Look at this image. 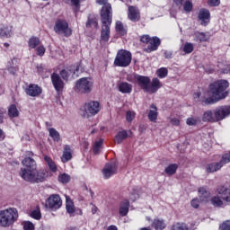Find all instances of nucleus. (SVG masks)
<instances>
[{"mask_svg":"<svg viewBox=\"0 0 230 230\" xmlns=\"http://www.w3.org/2000/svg\"><path fill=\"white\" fill-rule=\"evenodd\" d=\"M134 78L141 89L151 94L157 93L163 87V84L158 78H153L152 82L150 81V77L145 75H135Z\"/></svg>","mask_w":230,"mask_h":230,"instance_id":"nucleus-1","label":"nucleus"},{"mask_svg":"<svg viewBox=\"0 0 230 230\" xmlns=\"http://www.w3.org/2000/svg\"><path fill=\"white\" fill-rule=\"evenodd\" d=\"M19 175L27 182H44V179L48 177V171L21 168Z\"/></svg>","mask_w":230,"mask_h":230,"instance_id":"nucleus-2","label":"nucleus"},{"mask_svg":"<svg viewBox=\"0 0 230 230\" xmlns=\"http://www.w3.org/2000/svg\"><path fill=\"white\" fill-rule=\"evenodd\" d=\"M227 87H229V82L226 80H217L209 85V93L215 98V102H220V100H224L227 96Z\"/></svg>","mask_w":230,"mask_h":230,"instance_id":"nucleus-3","label":"nucleus"},{"mask_svg":"<svg viewBox=\"0 0 230 230\" xmlns=\"http://www.w3.org/2000/svg\"><path fill=\"white\" fill-rule=\"evenodd\" d=\"M19 218L17 208H10L0 210V227H10Z\"/></svg>","mask_w":230,"mask_h":230,"instance_id":"nucleus-4","label":"nucleus"},{"mask_svg":"<svg viewBox=\"0 0 230 230\" xmlns=\"http://www.w3.org/2000/svg\"><path fill=\"white\" fill-rule=\"evenodd\" d=\"M217 195L211 199L212 206L215 208H222V206H226V204L224 202H230V190L226 186H219L217 189ZM221 198V199H220Z\"/></svg>","mask_w":230,"mask_h":230,"instance_id":"nucleus-5","label":"nucleus"},{"mask_svg":"<svg viewBox=\"0 0 230 230\" xmlns=\"http://www.w3.org/2000/svg\"><path fill=\"white\" fill-rule=\"evenodd\" d=\"M132 62V53L130 51L120 49L118 51L114 64L118 67H128Z\"/></svg>","mask_w":230,"mask_h":230,"instance_id":"nucleus-6","label":"nucleus"},{"mask_svg":"<svg viewBox=\"0 0 230 230\" xmlns=\"http://www.w3.org/2000/svg\"><path fill=\"white\" fill-rule=\"evenodd\" d=\"M54 31L58 35H64L65 37H71L73 31L69 28V23L66 20H57L54 25Z\"/></svg>","mask_w":230,"mask_h":230,"instance_id":"nucleus-7","label":"nucleus"},{"mask_svg":"<svg viewBox=\"0 0 230 230\" xmlns=\"http://www.w3.org/2000/svg\"><path fill=\"white\" fill-rule=\"evenodd\" d=\"M102 21V31H101V39L104 42H109V39H111V24H112V16H106L105 19L101 17Z\"/></svg>","mask_w":230,"mask_h":230,"instance_id":"nucleus-8","label":"nucleus"},{"mask_svg":"<svg viewBox=\"0 0 230 230\" xmlns=\"http://www.w3.org/2000/svg\"><path fill=\"white\" fill-rule=\"evenodd\" d=\"M75 89L78 93L89 94L93 91V81L87 77H83L76 82Z\"/></svg>","mask_w":230,"mask_h":230,"instance_id":"nucleus-9","label":"nucleus"},{"mask_svg":"<svg viewBox=\"0 0 230 230\" xmlns=\"http://www.w3.org/2000/svg\"><path fill=\"white\" fill-rule=\"evenodd\" d=\"M84 114L83 116L84 118H89V115L96 116L100 112V102L96 101H92L89 102H86L84 106Z\"/></svg>","mask_w":230,"mask_h":230,"instance_id":"nucleus-10","label":"nucleus"},{"mask_svg":"<svg viewBox=\"0 0 230 230\" xmlns=\"http://www.w3.org/2000/svg\"><path fill=\"white\" fill-rule=\"evenodd\" d=\"M62 207V199L58 194H52L46 201V208L52 211H57Z\"/></svg>","mask_w":230,"mask_h":230,"instance_id":"nucleus-11","label":"nucleus"},{"mask_svg":"<svg viewBox=\"0 0 230 230\" xmlns=\"http://www.w3.org/2000/svg\"><path fill=\"white\" fill-rule=\"evenodd\" d=\"M95 3L102 6L101 9V17L105 19L106 17L112 16V5L109 3V0H95Z\"/></svg>","mask_w":230,"mask_h":230,"instance_id":"nucleus-12","label":"nucleus"},{"mask_svg":"<svg viewBox=\"0 0 230 230\" xmlns=\"http://www.w3.org/2000/svg\"><path fill=\"white\" fill-rule=\"evenodd\" d=\"M230 115V107L229 106H219L214 110V116L216 118V123L226 119L227 116Z\"/></svg>","mask_w":230,"mask_h":230,"instance_id":"nucleus-13","label":"nucleus"},{"mask_svg":"<svg viewBox=\"0 0 230 230\" xmlns=\"http://www.w3.org/2000/svg\"><path fill=\"white\" fill-rule=\"evenodd\" d=\"M198 21L201 26H208L211 21V13L209 10L202 8L198 13Z\"/></svg>","mask_w":230,"mask_h":230,"instance_id":"nucleus-14","label":"nucleus"},{"mask_svg":"<svg viewBox=\"0 0 230 230\" xmlns=\"http://www.w3.org/2000/svg\"><path fill=\"white\" fill-rule=\"evenodd\" d=\"M25 93L28 96H31V98H37V96L42 94V87L39 86V84H31L26 87Z\"/></svg>","mask_w":230,"mask_h":230,"instance_id":"nucleus-15","label":"nucleus"},{"mask_svg":"<svg viewBox=\"0 0 230 230\" xmlns=\"http://www.w3.org/2000/svg\"><path fill=\"white\" fill-rule=\"evenodd\" d=\"M80 69V66L78 65H75L71 66L70 69H63L60 72V76L63 78V80H69V76H78V71Z\"/></svg>","mask_w":230,"mask_h":230,"instance_id":"nucleus-16","label":"nucleus"},{"mask_svg":"<svg viewBox=\"0 0 230 230\" xmlns=\"http://www.w3.org/2000/svg\"><path fill=\"white\" fill-rule=\"evenodd\" d=\"M117 170L118 165L116 163L107 164L102 170L104 179H110V177H112V175L116 173Z\"/></svg>","mask_w":230,"mask_h":230,"instance_id":"nucleus-17","label":"nucleus"},{"mask_svg":"<svg viewBox=\"0 0 230 230\" xmlns=\"http://www.w3.org/2000/svg\"><path fill=\"white\" fill-rule=\"evenodd\" d=\"M51 82L57 93H60V91H63L65 84L58 74L53 73L51 75Z\"/></svg>","mask_w":230,"mask_h":230,"instance_id":"nucleus-18","label":"nucleus"},{"mask_svg":"<svg viewBox=\"0 0 230 230\" xmlns=\"http://www.w3.org/2000/svg\"><path fill=\"white\" fill-rule=\"evenodd\" d=\"M140 17L139 9L136 6L129 5L128 9V18L129 21H132V22H137Z\"/></svg>","mask_w":230,"mask_h":230,"instance_id":"nucleus-19","label":"nucleus"},{"mask_svg":"<svg viewBox=\"0 0 230 230\" xmlns=\"http://www.w3.org/2000/svg\"><path fill=\"white\" fill-rule=\"evenodd\" d=\"M194 100L201 102L202 105H213L215 103V98L208 97V93H205L204 96L200 97V93L197 92L194 93Z\"/></svg>","mask_w":230,"mask_h":230,"instance_id":"nucleus-20","label":"nucleus"},{"mask_svg":"<svg viewBox=\"0 0 230 230\" xmlns=\"http://www.w3.org/2000/svg\"><path fill=\"white\" fill-rule=\"evenodd\" d=\"M13 35V27L8 24L0 25V39L5 37V39H10Z\"/></svg>","mask_w":230,"mask_h":230,"instance_id":"nucleus-21","label":"nucleus"},{"mask_svg":"<svg viewBox=\"0 0 230 230\" xmlns=\"http://www.w3.org/2000/svg\"><path fill=\"white\" fill-rule=\"evenodd\" d=\"M159 46H161V39L155 36L149 40V45L146 48V52L152 53V51H157Z\"/></svg>","mask_w":230,"mask_h":230,"instance_id":"nucleus-22","label":"nucleus"},{"mask_svg":"<svg viewBox=\"0 0 230 230\" xmlns=\"http://www.w3.org/2000/svg\"><path fill=\"white\" fill-rule=\"evenodd\" d=\"M202 121H204V123H217V119L215 117V110H208L205 111L202 115Z\"/></svg>","mask_w":230,"mask_h":230,"instance_id":"nucleus-23","label":"nucleus"},{"mask_svg":"<svg viewBox=\"0 0 230 230\" xmlns=\"http://www.w3.org/2000/svg\"><path fill=\"white\" fill-rule=\"evenodd\" d=\"M73 159V150L71 149V146L66 145L64 146L63 155L61 157L62 163H67Z\"/></svg>","mask_w":230,"mask_h":230,"instance_id":"nucleus-24","label":"nucleus"},{"mask_svg":"<svg viewBox=\"0 0 230 230\" xmlns=\"http://www.w3.org/2000/svg\"><path fill=\"white\" fill-rule=\"evenodd\" d=\"M128 208H130V202L128 199H124L120 202L119 213L120 217H127L128 215Z\"/></svg>","mask_w":230,"mask_h":230,"instance_id":"nucleus-25","label":"nucleus"},{"mask_svg":"<svg viewBox=\"0 0 230 230\" xmlns=\"http://www.w3.org/2000/svg\"><path fill=\"white\" fill-rule=\"evenodd\" d=\"M22 164L25 166L23 168L29 169V170H37V162L31 157H25Z\"/></svg>","mask_w":230,"mask_h":230,"instance_id":"nucleus-26","label":"nucleus"},{"mask_svg":"<svg viewBox=\"0 0 230 230\" xmlns=\"http://www.w3.org/2000/svg\"><path fill=\"white\" fill-rule=\"evenodd\" d=\"M66 208L70 217H75V213L76 211V208H75V203H73L71 198L67 196H66Z\"/></svg>","mask_w":230,"mask_h":230,"instance_id":"nucleus-27","label":"nucleus"},{"mask_svg":"<svg viewBox=\"0 0 230 230\" xmlns=\"http://www.w3.org/2000/svg\"><path fill=\"white\" fill-rule=\"evenodd\" d=\"M119 93H122L123 94H130L132 93V84L122 82L118 84Z\"/></svg>","mask_w":230,"mask_h":230,"instance_id":"nucleus-28","label":"nucleus"},{"mask_svg":"<svg viewBox=\"0 0 230 230\" xmlns=\"http://www.w3.org/2000/svg\"><path fill=\"white\" fill-rule=\"evenodd\" d=\"M194 40L196 42H208L209 40V34L197 31L194 33Z\"/></svg>","mask_w":230,"mask_h":230,"instance_id":"nucleus-29","label":"nucleus"},{"mask_svg":"<svg viewBox=\"0 0 230 230\" xmlns=\"http://www.w3.org/2000/svg\"><path fill=\"white\" fill-rule=\"evenodd\" d=\"M150 109L151 110L148 112L147 118L153 123H155V121L157 120V116H158L157 106L155 104H151Z\"/></svg>","mask_w":230,"mask_h":230,"instance_id":"nucleus-30","label":"nucleus"},{"mask_svg":"<svg viewBox=\"0 0 230 230\" xmlns=\"http://www.w3.org/2000/svg\"><path fill=\"white\" fill-rule=\"evenodd\" d=\"M198 193H199V199L201 202H208V199H209V190L206 187H200L198 190Z\"/></svg>","mask_w":230,"mask_h":230,"instance_id":"nucleus-31","label":"nucleus"},{"mask_svg":"<svg viewBox=\"0 0 230 230\" xmlns=\"http://www.w3.org/2000/svg\"><path fill=\"white\" fill-rule=\"evenodd\" d=\"M44 161H45L46 164L49 166L50 172H52L53 173H56V172L58 170V168L57 167V164H55L53 159H51V157H49L48 155H45Z\"/></svg>","mask_w":230,"mask_h":230,"instance_id":"nucleus-32","label":"nucleus"},{"mask_svg":"<svg viewBox=\"0 0 230 230\" xmlns=\"http://www.w3.org/2000/svg\"><path fill=\"white\" fill-rule=\"evenodd\" d=\"M223 166L224 165L222 164V162L209 164L207 165V172L208 173H213L215 172H218V170H220V168H222Z\"/></svg>","mask_w":230,"mask_h":230,"instance_id":"nucleus-33","label":"nucleus"},{"mask_svg":"<svg viewBox=\"0 0 230 230\" xmlns=\"http://www.w3.org/2000/svg\"><path fill=\"white\" fill-rule=\"evenodd\" d=\"M177 170H179V164H171L165 168L164 172L169 176L175 175V173H177Z\"/></svg>","mask_w":230,"mask_h":230,"instance_id":"nucleus-34","label":"nucleus"},{"mask_svg":"<svg viewBox=\"0 0 230 230\" xmlns=\"http://www.w3.org/2000/svg\"><path fill=\"white\" fill-rule=\"evenodd\" d=\"M152 226L156 230H163L166 228V223L163 219L155 218L153 221Z\"/></svg>","mask_w":230,"mask_h":230,"instance_id":"nucleus-35","label":"nucleus"},{"mask_svg":"<svg viewBox=\"0 0 230 230\" xmlns=\"http://www.w3.org/2000/svg\"><path fill=\"white\" fill-rule=\"evenodd\" d=\"M127 137H128V133H127V130H122L116 135L114 141L117 145H120V143H123L124 139H127Z\"/></svg>","mask_w":230,"mask_h":230,"instance_id":"nucleus-36","label":"nucleus"},{"mask_svg":"<svg viewBox=\"0 0 230 230\" xmlns=\"http://www.w3.org/2000/svg\"><path fill=\"white\" fill-rule=\"evenodd\" d=\"M199 123H200V117L199 116H190L186 119V125H188V127H195L199 125Z\"/></svg>","mask_w":230,"mask_h":230,"instance_id":"nucleus-37","label":"nucleus"},{"mask_svg":"<svg viewBox=\"0 0 230 230\" xmlns=\"http://www.w3.org/2000/svg\"><path fill=\"white\" fill-rule=\"evenodd\" d=\"M8 115L11 118H19V110L15 104H13L8 108Z\"/></svg>","mask_w":230,"mask_h":230,"instance_id":"nucleus-38","label":"nucleus"},{"mask_svg":"<svg viewBox=\"0 0 230 230\" xmlns=\"http://www.w3.org/2000/svg\"><path fill=\"white\" fill-rule=\"evenodd\" d=\"M49 134L50 137H52L53 141H56L57 143L60 141V133H58L57 129L53 128H49Z\"/></svg>","mask_w":230,"mask_h":230,"instance_id":"nucleus-39","label":"nucleus"},{"mask_svg":"<svg viewBox=\"0 0 230 230\" xmlns=\"http://www.w3.org/2000/svg\"><path fill=\"white\" fill-rule=\"evenodd\" d=\"M171 230H190L186 223H174L171 226Z\"/></svg>","mask_w":230,"mask_h":230,"instance_id":"nucleus-40","label":"nucleus"},{"mask_svg":"<svg viewBox=\"0 0 230 230\" xmlns=\"http://www.w3.org/2000/svg\"><path fill=\"white\" fill-rule=\"evenodd\" d=\"M40 44V40L37 37H32L29 40V48L35 49Z\"/></svg>","mask_w":230,"mask_h":230,"instance_id":"nucleus-41","label":"nucleus"},{"mask_svg":"<svg viewBox=\"0 0 230 230\" xmlns=\"http://www.w3.org/2000/svg\"><path fill=\"white\" fill-rule=\"evenodd\" d=\"M116 31H118L119 35H127V30L123 26V23L119 21L116 22Z\"/></svg>","mask_w":230,"mask_h":230,"instance_id":"nucleus-42","label":"nucleus"},{"mask_svg":"<svg viewBox=\"0 0 230 230\" xmlns=\"http://www.w3.org/2000/svg\"><path fill=\"white\" fill-rule=\"evenodd\" d=\"M31 218H34V220H40L42 218V214L40 213V208H37L36 209L32 210L31 212Z\"/></svg>","mask_w":230,"mask_h":230,"instance_id":"nucleus-43","label":"nucleus"},{"mask_svg":"<svg viewBox=\"0 0 230 230\" xmlns=\"http://www.w3.org/2000/svg\"><path fill=\"white\" fill-rule=\"evenodd\" d=\"M158 78H166L168 76V68L162 67L156 71Z\"/></svg>","mask_w":230,"mask_h":230,"instance_id":"nucleus-44","label":"nucleus"},{"mask_svg":"<svg viewBox=\"0 0 230 230\" xmlns=\"http://www.w3.org/2000/svg\"><path fill=\"white\" fill-rule=\"evenodd\" d=\"M86 28H98V20L94 18H88V21L86 22Z\"/></svg>","mask_w":230,"mask_h":230,"instance_id":"nucleus-45","label":"nucleus"},{"mask_svg":"<svg viewBox=\"0 0 230 230\" xmlns=\"http://www.w3.org/2000/svg\"><path fill=\"white\" fill-rule=\"evenodd\" d=\"M58 181H59V182H62L63 184H67V182H69V181H71V176H69L66 173H63L58 176Z\"/></svg>","mask_w":230,"mask_h":230,"instance_id":"nucleus-46","label":"nucleus"},{"mask_svg":"<svg viewBox=\"0 0 230 230\" xmlns=\"http://www.w3.org/2000/svg\"><path fill=\"white\" fill-rule=\"evenodd\" d=\"M183 10L186 13H190V12L193 10V3H191V1H186L183 4Z\"/></svg>","mask_w":230,"mask_h":230,"instance_id":"nucleus-47","label":"nucleus"},{"mask_svg":"<svg viewBox=\"0 0 230 230\" xmlns=\"http://www.w3.org/2000/svg\"><path fill=\"white\" fill-rule=\"evenodd\" d=\"M135 118H136V113L134 111H128L126 112V120L128 121V123H132Z\"/></svg>","mask_w":230,"mask_h":230,"instance_id":"nucleus-48","label":"nucleus"},{"mask_svg":"<svg viewBox=\"0 0 230 230\" xmlns=\"http://www.w3.org/2000/svg\"><path fill=\"white\" fill-rule=\"evenodd\" d=\"M103 144V139H100L96 141L93 145V154H99L100 148H102V145Z\"/></svg>","mask_w":230,"mask_h":230,"instance_id":"nucleus-49","label":"nucleus"},{"mask_svg":"<svg viewBox=\"0 0 230 230\" xmlns=\"http://www.w3.org/2000/svg\"><path fill=\"white\" fill-rule=\"evenodd\" d=\"M184 53L190 54L193 52V43L186 42L183 46Z\"/></svg>","mask_w":230,"mask_h":230,"instance_id":"nucleus-50","label":"nucleus"},{"mask_svg":"<svg viewBox=\"0 0 230 230\" xmlns=\"http://www.w3.org/2000/svg\"><path fill=\"white\" fill-rule=\"evenodd\" d=\"M23 229L24 230H35V225L31 223V221H25L23 222Z\"/></svg>","mask_w":230,"mask_h":230,"instance_id":"nucleus-51","label":"nucleus"},{"mask_svg":"<svg viewBox=\"0 0 230 230\" xmlns=\"http://www.w3.org/2000/svg\"><path fill=\"white\" fill-rule=\"evenodd\" d=\"M227 163H230V153H226L223 155L222 159H221V164H227Z\"/></svg>","mask_w":230,"mask_h":230,"instance_id":"nucleus-52","label":"nucleus"},{"mask_svg":"<svg viewBox=\"0 0 230 230\" xmlns=\"http://www.w3.org/2000/svg\"><path fill=\"white\" fill-rule=\"evenodd\" d=\"M37 55L39 57H44V53H46V48L44 46L40 45L36 49Z\"/></svg>","mask_w":230,"mask_h":230,"instance_id":"nucleus-53","label":"nucleus"},{"mask_svg":"<svg viewBox=\"0 0 230 230\" xmlns=\"http://www.w3.org/2000/svg\"><path fill=\"white\" fill-rule=\"evenodd\" d=\"M152 38H150L149 35H143L140 38L141 42H143L144 44H149L150 40Z\"/></svg>","mask_w":230,"mask_h":230,"instance_id":"nucleus-54","label":"nucleus"},{"mask_svg":"<svg viewBox=\"0 0 230 230\" xmlns=\"http://www.w3.org/2000/svg\"><path fill=\"white\" fill-rule=\"evenodd\" d=\"M170 123H172L174 127H179V125H181V120L177 118H172L170 119Z\"/></svg>","mask_w":230,"mask_h":230,"instance_id":"nucleus-55","label":"nucleus"},{"mask_svg":"<svg viewBox=\"0 0 230 230\" xmlns=\"http://www.w3.org/2000/svg\"><path fill=\"white\" fill-rule=\"evenodd\" d=\"M220 227H221V230H230V220L223 223Z\"/></svg>","mask_w":230,"mask_h":230,"instance_id":"nucleus-56","label":"nucleus"},{"mask_svg":"<svg viewBox=\"0 0 230 230\" xmlns=\"http://www.w3.org/2000/svg\"><path fill=\"white\" fill-rule=\"evenodd\" d=\"M209 6H219L220 5V0H208Z\"/></svg>","mask_w":230,"mask_h":230,"instance_id":"nucleus-57","label":"nucleus"},{"mask_svg":"<svg viewBox=\"0 0 230 230\" xmlns=\"http://www.w3.org/2000/svg\"><path fill=\"white\" fill-rule=\"evenodd\" d=\"M192 208H195V209H197V208H199V199L195 198L191 200L190 202Z\"/></svg>","mask_w":230,"mask_h":230,"instance_id":"nucleus-58","label":"nucleus"},{"mask_svg":"<svg viewBox=\"0 0 230 230\" xmlns=\"http://www.w3.org/2000/svg\"><path fill=\"white\" fill-rule=\"evenodd\" d=\"M164 58H172L173 52L171 50H164Z\"/></svg>","mask_w":230,"mask_h":230,"instance_id":"nucleus-59","label":"nucleus"},{"mask_svg":"<svg viewBox=\"0 0 230 230\" xmlns=\"http://www.w3.org/2000/svg\"><path fill=\"white\" fill-rule=\"evenodd\" d=\"M174 4L178 6V8H182V4H184V0H173Z\"/></svg>","mask_w":230,"mask_h":230,"instance_id":"nucleus-60","label":"nucleus"},{"mask_svg":"<svg viewBox=\"0 0 230 230\" xmlns=\"http://www.w3.org/2000/svg\"><path fill=\"white\" fill-rule=\"evenodd\" d=\"M8 71H9V73H11V75H15V73H17V67H15V66H10V67L8 68Z\"/></svg>","mask_w":230,"mask_h":230,"instance_id":"nucleus-61","label":"nucleus"},{"mask_svg":"<svg viewBox=\"0 0 230 230\" xmlns=\"http://www.w3.org/2000/svg\"><path fill=\"white\" fill-rule=\"evenodd\" d=\"M75 8H80V0H71Z\"/></svg>","mask_w":230,"mask_h":230,"instance_id":"nucleus-62","label":"nucleus"},{"mask_svg":"<svg viewBox=\"0 0 230 230\" xmlns=\"http://www.w3.org/2000/svg\"><path fill=\"white\" fill-rule=\"evenodd\" d=\"M98 211V208L94 205H93L92 207V213L93 215H95V213Z\"/></svg>","mask_w":230,"mask_h":230,"instance_id":"nucleus-63","label":"nucleus"},{"mask_svg":"<svg viewBox=\"0 0 230 230\" xmlns=\"http://www.w3.org/2000/svg\"><path fill=\"white\" fill-rule=\"evenodd\" d=\"M107 230H118V226L111 225L107 228Z\"/></svg>","mask_w":230,"mask_h":230,"instance_id":"nucleus-64","label":"nucleus"}]
</instances>
